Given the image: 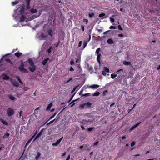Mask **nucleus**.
Here are the masks:
<instances>
[{"label": "nucleus", "mask_w": 160, "mask_h": 160, "mask_svg": "<svg viewBox=\"0 0 160 160\" xmlns=\"http://www.w3.org/2000/svg\"><path fill=\"white\" fill-rule=\"evenodd\" d=\"M52 49V47H50L48 50V52L49 53H50L51 52V49Z\"/></svg>", "instance_id": "obj_42"}, {"label": "nucleus", "mask_w": 160, "mask_h": 160, "mask_svg": "<svg viewBox=\"0 0 160 160\" xmlns=\"http://www.w3.org/2000/svg\"><path fill=\"white\" fill-rule=\"evenodd\" d=\"M9 134L8 132L6 133H5L4 135L3 136V138L5 137L7 138H8L9 137Z\"/></svg>", "instance_id": "obj_37"}, {"label": "nucleus", "mask_w": 160, "mask_h": 160, "mask_svg": "<svg viewBox=\"0 0 160 160\" xmlns=\"http://www.w3.org/2000/svg\"><path fill=\"white\" fill-rule=\"evenodd\" d=\"M76 132H74V133H73L72 136V139H74L75 138V134H76Z\"/></svg>", "instance_id": "obj_52"}, {"label": "nucleus", "mask_w": 160, "mask_h": 160, "mask_svg": "<svg viewBox=\"0 0 160 160\" xmlns=\"http://www.w3.org/2000/svg\"><path fill=\"white\" fill-rule=\"evenodd\" d=\"M81 29L82 30L83 32L84 31L85 29L84 26L83 25H81Z\"/></svg>", "instance_id": "obj_50"}, {"label": "nucleus", "mask_w": 160, "mask_h": 160, "mask_svg": "<svg viewBox=\"0 0 160 160\" xmlns=\"http://www.w3.org/2000/svg\"><path fill=\"white\" fill-rule=\"evenodd\" d=\"M14 55L17 57H19L20 56L22 55V53L21 52H16L14 53Z\"/></svg>", "instance_id": "obj_17"}, {"label": "nucleus", "mask_w": 160, "mask_h": 160, "mask_svg": "<svg viewBox=\"0 0 160 160\" xmlns=\"http://www.w3.org/2000/svg\"><path fill=\"white\" fill-rule=\"evenodd\" d=\"M118 29L119 30H123L122 28L121 27V26L120 25H118Z\"/></svg>", "instance_id": "obj_51"}, {"label": "nucleus", "mask_w": 160, "mask_h": 160, "mask_svg": "<svg viewBox=\"0 0 160 160\" xmlns=\"http://www.w3.org/2000/svg\"><path fill=\"white\" fill-rule=\"evenodd\" d=\"M2 122L4 124L6 125H7L8 124V123L6 121L3 120L2 121Z\"/></svg>", "instance_id": "obj_41"}, {"label": "nucleus", "mask_w": 160, "mask_h": 160, "mask_svg": "<svg viewBox=\"0 0 160 160\" xmlns=\"http://www.w3.org/2000/svg\"><path fill=\"white\" fill-rule=\"evenodd\" d=\"M85 103L81 104L80 106V107L81 108L83 109L84 108V107L85 106Z\"/></svg>", "instance_id": "obj_43"}, {"label": "nucleus", "mask_w": 160, "mask_h": 160, "mask_svg": "<svg viewBox=\"0 0 160 160\" xmlns=\"http://www.w3.org/2000/svg\"><path fill=\"white\" fill-rule=\"evenodd\" d=\"M111 31V30H108V31H107L103 33V34H104V35H105V34H107L108 32H110Z\"/></svg>", "instance_id": "obj_58"}, {"label": "nucleus", "mask_w": 160, "mask_h": 160, "mask_svg": "<svg viewBox=\"0 0 160 160\" xmlns=\"http://www.w3.org/2000/svg\"><path fill=\"white\" fill-rule=\"evenodd\" d=\"M39 108L38 107L34 111V114L35 115L38 114V110L39 109Z\"/></svg>", "instance_id": "obj_28"}, {"label": "nucleus", "mask_w": 160, "mask_h": 160, "mask_svg": "<svg viewBox=\"0 0 160 160\" xmlns=\"http://www.w3.org/2000/svg\"><path fill=\"white\" fill-rule=\"evenodd\" d=\"M111 78L112 79H114V78H115L117 76V75L113 74H111Z\"/></svg>", "instance_id": "obj_44"}, {"label": "nucleus", "mask_w": 160, "mask_h": 160, "mask_svg": "<svg viewBox=\"0 0 160 160\" xmlns=\"http://www.w3.org/2000/svg\"><path fill=\"white\" fill-rule=\"evenodd\" d=\"M41 156V153L40 152H38L37 155L35 157V158L36 160H38Z\"/></svg>", "instance_id": "obj_19"}, {"label": "nucleus", "mask_w": 160, "mask_h": 160, "mask_svg": "<svg viewBox=\"0 0 160 160\" xmlns=\"http://www.w3.org/2000/svg\"><path fill=\"white\" fill-rule=\"evenodd\" d=\"M99 87V86L97 84H93L92 85H90L89 87L92 88H98Z\"/></svg>", "instance_id": "obj_18"}, {"label": "nucleus", "mask_w": 160, "mask_h": 160, "mask_svg": "<svg viewBox=\"0 0 160 160\" xmlns=\"http://www.w3.org/2000/svg\"><path fill=\"white\" fill-rule=\"evenodd\" d=\"M123 64L125 65L128 66L130 65L131 64V63L130 62L125 61H123Z\"/></svg>", "instance_id": "obj_20"}, {"label": "nucleus", "mask_w": 160, "mask_h": 160, "mask_svg": "<svg viewBox=\"0 0 160 160\" xmlns=\"http://www.w3.org/2000/svg\"><path fill=\"white\" fill-rule=\"evenodd\" d=\"M16 78L20 83L22 84H23L22 82L21 81V80L20 79L19 77L18 76Z\"/></svg>", "instance_id": "obj_38"}, {"label": "nucleus", "mask_w": 160, "mask_h": 160, "mask_svg": "<svg viewBox=\"0 0 160 160\" xmlns=\"http://www.w3.org/2000/svg\"><path fill=\"white\" fill-rule=\"evenodd\" d=\"M101 50V48H98L96 51V53H97V61L99 63H100V58L101 56V54L99 52Z\"/></svg>", "instance_id": "obj_2"}, {"label": "nucleus", "mask_w": 160, "mask_h": 160, "mask_svg": "<svg viewBox=\"0 0 160 160\" xmlns=\"http://www.w3.org/2000/svg\"><path fill=\"white\" fill-rule=\"evenodd\" d=\"M43 131H40V132L37 135L35 138L34 139L33 141H35L37 138H39L42 134Z\"/></svg>", "instance_id": "obj_11"}, {"label": "nucleus", "mask_w": 160, "mask_h": 160, "mask_svg": "<svg viewBox=\"0 0 160 160\" xmlns=\"http://www.w3.org/2000/svg\"><path fill=\"white\" fill-rule=\"evenodd\" d=\"M70 155H69L68 156V157L67 158L66 160H69L70 159Z\"/></svg>", "instance_id": "obj_64"}, {"label": "nucleus", "mask_w": 160, "mask_h": 160, "mask_svg": "<svg viewBox=\"0 0 160 160\" xmlns=\"http://www.w3.org/2000/svg\"><path fill=\"white\" fill-rule=\"evenodd\" d=\"M118 35V37L121 38H122L123 37V35L122 34H119Z\"/></svg>", "instance_id": "obj_59"}, {"label": "nucleus", "mask_w": 160, "mask_h": 160, "mask_svg": "<svg viewBox=\"0 0 160 160\" xmlns=\"http://www.w3.org/2000/svg\"><path fill=\"white\" fill-rule=\"evenodd\" d=\"M8 97L11 100H14L15 99V98L12 96V95H9L8 96Z\"/></svg>", "instance_id": "obj_25"}, {"label": "nucleus", "mask_w": 160, "mask_h": 160, "mask_svg": "<svg viewBox=\"0 0 160 160\" xmlns=\"http://www.w3.org/2000/svg\"><path fill=\"white\" fill-rule=\"evenodd\" d=\"M83 91V90H81L80 92V93H79V95H81V96H82L83 95V94H82V92Z\"/></svg>", "instance_id": "obj_61"}, {"label": "nucleus", "mask_w": 160, "mask_h": 160, "mask_svg": "<svg viewBox=\"0 0 160 160\" xmlns=\"http://www.w3.org/2000/svg\"><path fill=\"white\" fill-rule=\"evenodd\" d=\"M5 61L7 62H8L10 63L11 64H12V62L11 60L9 58H6L5 59Z\"/></svg>", "instance_id": "obj_32"}, {"label": "nucleus", "mask_w": 160, "mask_h": 160, "mask_svg": "<svg viewBox=\"0 0 160 160\" xmlns=\"http://www.w3.org/2000/svg\"><path fill=\"white\" fill-rule=\"evenodd\" d=\"M106 15V14L105 13H100L99 15V17L100 18L102 17H104Z\"/></svg>", "instance_id": "obj_36"}, {"label": "nucleus", "mask_w": 160, "mask_h": 160, "mask_svg": "<svg viewBox=\"0 0 160 160\" xmlns=\"http://www.w3.org/2000/svg\"><path fill=\"white\" fill-rule=\"evenodd\" d=\"M104 71L107 72H109V69L107 67H104L103 68Z\"/></svg>", "instance_id": "obj_27"}, {"label": "nucleus", "mask_w": 160, "mask_h": 160, "mask_svg": "<svg viewBox=\"0 0 160 160\" xmlns=\"http://www.w3.org/2000/svg\"><path fill=\"white\" fill-rule=\"evenodd\" d=\"M22 15L20 18V22H24L25 21V20L26 18V17L23 14H22Z\"/></svg>", "instance_id": "obj_13"}, {"label": "nucleus", "mask_w": 160, "mask_h": 160, "mask_svg": "<svg viewBox=\"0 0 160 160\" xmlns=\"http://www.w3.org/2000/svg\"><path fill=\"white\" fill-rule=\"evenodd\" d=\"M48 59L49 58H47L45 59L42 62V64L43 65H46V63H47L48 61Z\"/></svg>", "instance_id": "obj_16"}, {"label": "nucleus", "mask_w": 160, "mask_h": 160, "mask_svg": "<svg viewBox=\"0 0 160 160\" xmlns=\"http://www.w3.org/2000/svg\"><path fill=\"white\" fill-rule=\"evenodd\" d=\"M108 91L107 90L104 91L102 93V94L103 95H106V94L108 93Z\"/></svg>", "instance_id": "obj_47"}, {"label": "nucleus", "mask_w": 160, "mask_h": 160, "mask_svg": "<svg viewBox=\"0 0 160 160\" xmlns=\"http://www.w3.org/2000/svg\"><path fill=\"white\" fill-rule=\"evenodd\" d=\"M116 26H113L111 25L109 27L110 29H116Z\"/></svg>", "instance_id": "obj_45"}, {"label": "nucleus", "mask_w": 160, "mask_h": 160, "mask_svg": "<svg viewBox=\"0 0 160 160\" xmlns=\"http://www.w3.org/2000/svg\"><path fill=\"white\" fill-rule=\"evenodd\" d=\"M63 137H62V138H60V139H59L58 140L57 142H57V143L58 145L60 143V142H61V141L62 140V139H63Z\"/></svg>", "instance_id": "obj_29"}, {"label": "nucleus", "mask_w": 160, "mask_h": 160, "mask_svg": "<svg viewBox=\"0 0 160 160\" xmlns=\"http://www.w3.org/2000/svg\"><path fill=\"white\" fill-rule=\"evenodd\" d=\"M25 9V6H22L20 8V10L19 11L20 13L21 14H23L24 13V11Z\"/></svg>", "instance_id": "obj_8"}, {"label": "nucleus", "mask_w": 160, "mask_h": 160, "mask_svg": "<svg viewBox=\"0 0 160 160\" xmlns=\"http://www.w3.org/2000/svg\"><path fill=\"white\" fill-rule=\"evenodd\" d=\"M38 131H36V132H35L34 134L32 137L31 138H30V139H31V140H32V139L34 138L35 135V134H36L38 132Z\"/></svg>", "instance_id": "obj_49"}, {"label": "nucleus", "mask_w": 160, "mask_h": 160, "mask_svg": "<svg viewBox=\"0 0 160 160\" xmlns=\"http://www.w3.org/2000/svg\"><path fill=\"white\" fill-rule=\"evenodd\" d=\"M141 122H138L136 124H135V125H134L133 126H132L130 129L129 130H133L134 129H135L139 125L140 123Z\"/></svg>", "instance_id": "obj_9"}, {"label": "nucleus", "mask_w": 160, "mask_h": 160, "mask_svg": "<svg viewBox=\"0 0 160 160\" xmlns=\"http://www.w3.org/2000/svg\"><path fill=\"white\" fill-rule=\"evenodd\" d=\"M29 62L30 67H29V70L32 72H34L36 69V67L34 65L32 60L31 58L28 59V61Z\"/></svg>", "instance_id": "obj_1"}, {"label": "nucleus", "mask_w": 160, "mask_h": 160, "mask_svg": "<svg viewBox=\"0 0 160 160\" xmlns=\"http://www.w3.org/2000/svg\"><path fill=\"white\" fill-rule=\"evenodd\" d=\"M47 32L48 35H50L51 37H52L53 32L51 29L48 30L47 31Z\"/></svg>", "instance_id": "obj_14"}, {"label": "nucleus", "mask_w": 160, "mask_h": 160, "mask_svg": "<svg viewBox=\"0 0 160 160\" xmlns=\"http://www.w3.org/2000/svg\"><path fill=\"white\" fill-rule=\"evenodd\" d=\"M100 93L99 92H94L92 95L93 96H98L99 95Z\"/></svg>", "instance_id": "obj_30"}, {"label": "nucleus", "mask_w": 160, "mask_h": 160, "mask_svg": "<svg viewBox=\"0 0 160 160\" xmlns=\"http://www.w3.org/2000/svg\"><path fill=\"white\" fill-rule=\"evenodd\" d=\"M32 141V140H31V139H29L28 141V142H27L26 144V145H25V148H26V147L28 146L30 143V142H31Z\"/></svg>", "instance_id": "obj_35"}, {"label": "nucleus", "mask_w": 160, "mask_h": 160, "mask_svg": "<svg viewBox=\"0 0 160 160\" xmlns=\"http://www.w3.org/2000/svg\"><path fill=\"white\" fill-rule=\"evenodd\" d=\"M23 112L22 111H21L19 112V116L20 117H21L22 115V114Z\"/></svg>", "instance_id": "obj_55"}, {"label": "nucleus", "mask_w": 160, "mask_h": 160, "mask_svg": "<svg viewBox=\"0 0 160 160\" xmlns=\"http://www.w3.org/2000/svg\"><path fill=\"white\" fill-rule=\"evenodd\" d=\"M97 30L99 33H101L102 31V29H97Z\"/></svg>", "instance_id": "obj_62"}, {"label": "nucleus", "mask_w": 160, "mask_h": 160, "mask_svg": "<svg viewBox=\"0 0 160 160\" xmlns=\"http://www.w3.org/2000/svg\"><path fill=\"white\" fill-rule=\"evenodd\" d=\"M21 72H23L24 73H28V70L26 69L25 68H24Z\"/></svg>", "instance_id": "obj_33"}, {"label": "nucleus", "mask_w": 160, "mask_h": 160, "mask_svg": "<svg viewBox=\"0 0 160 160\" xmlns=\"http://www.w3.org/2000/svg\"><path fill=\"white\" fill-rule=\"evenodd\" d=\"M110 20L111 22H114L115 20H114V18L110 17Z\"/></svg>", "instance_id": "obj_46"}, {"label": "nucleus", "mask_w": 160, "mask_h": 160, "mask_svg": "<svg viewBox=\"0 0 160 160\" xmlns=\"http://www.w3.org/2000/svg\"><path fill=\"white\" fill-rule=\"evenodd\" d=\"M94 14L93 13L89 12L88 13V15L89 17L92 18L94 15Z\"/></svg>", "instance_id": "obj_34"}, {"label": "nucleus", "mask_w": 160, "mask_h": 160, "mask_svg": "<svg viewBox=\"0 0 160 160\" xmlns=\"http://www.w3.org/2000/svg\"><path fill=\"white\" fill-rule=\"evenodd\" d=\"M74 62L72 60H71V61H70V64L71 65H74Z\"/></svg>", "instance_id": "obj_60"}, {"label": "nucleus", "mask_w": 160, "mask_h": 160, "mask_svg": "<svg viewBox=\"0 0 160 160\" xmlns=\"http://www.w3.org/2000/svg\"><path fill=\"white\" fill-rule=\"evenodd\" d=\"M88 20L87 19L84 18L83 19V22L85 23L86 24L88 23Z\"/></svg>", "instance_id": "obj_40"}, {"label": "nucleus", "mask_w": 160, "mask_h": 160, "mask_svg": "<svg viewBox=\"0 0 160 160\" xmlns=\"http://www.w3.org/2000/svg\"><path fill=\"white\" fill-rule=\"evenodd\" d=\"M1 76L4 80H7L9 79V77L4 73H2Z\"/></svg>", "instance_id": "obj_6"}, {"label": "nucleus", "mask_w": 160, "mask_h": 160, "mask_svg": "<svg viewBox=\"0 0 160 160\" xmlns=\"http://www.w3.org/2000/svg\"><path fill=\"white\" fill-rule=\"evenodd\" d=\"M135 144V142L134 141H133L132 142H131V147H133V146Z\"/></svg>", "instance_id": "obj_53"}, {"label": "nucleus", "mask_w": 160, "mask_h": 160, "mask_svg": "<svg viewBox=\"0 0 160 160\" xmlns=\"http://www.w3.org/2000/svg\"><path fill=\"white\" fill-rule=\"evenodd\" d=\"M82 42L81 41H80L79 42L78 45V47H80L81 46L82 44Z\"/></svg>", "instance_id": "obj_56"}, {"label": "nucleus", "mask_w": 160, "mask_h": 160, "mask_svg": "<svg viewBox=\"0 0 160 160\" xmlns=\"http://www.w3.org/2000/svg\"><path fill=\"white\" fill-rule=\"evenodd\" d=\"M73 79V78L72 77L70 78L68 80L65 81L64 83V84H66L68 83L69 82L72 81Z\"/></svg>", "instance_id": "obj_26"}, {"label": "nucleus", "mask_w": 160, "mask_h": 160, "mask_svg": "<svg viewBox=\"0 0 160 160\" xmlns=\"http://www.w3.org/2000/svg\"><path fill=\"white\" fill-rule=\"evenodd\" d=\"M52 145L53 146H57L58 145V144L56 142L54 143H52Z\"/></svg>", "instance_id": "obj_54"}, {"label": "nucleus", "mask_w": 160, "mask_h": 160, "mask_svg": "<svg viewBox=\"0 0 160 160\" xmlns=\"http://www.w3.org/2000/svg\"><path fill=\"white\" fill-rule=\"evenodd\" d=\"M57 118V117H56L54 119L50 121L49 122H48L47 123V125H48V124H49L50 123H52V122H53L54 121H55V122H56L58 120V118Z\"/></svg>", "instance_id": "obj_21"}, {"label": "nucleus", "mask_w": 160, "mask_h": 160, "mask_svg": "<svg viewBox=\"0 0 160 160\" xmlns=\"http://www.w3.org/2000/svg\"><path fill=\"white\" fill-rule=\"evenodd\" d=\"M52 105H52V103H50V104H48V107H47V108H46V110L47 111L50 110V109L51 108L52 106Z\"/></svg>", "instance_id": "obj_23"}, {"label": "nucleus", "mask_w": 160, "mask_h": 160, "mask_svg": "<svg viewBox=\"0 0 160 160\" xmlns=\"http://www.w3.org/2000/svg\"><path fill=\"white\" fill-rule=\"evenodd\" d=\"M19 3V1H16L15 2H12V5L13 6H15L17 4H18Z\"/></svg>", "instance_id": "obj_31"}, {"label": "nucleus", "mask_w": 160, "mask_h": 160, "mask_svg": "<svg viewBox=\"0 0 160 160\" xmlns=\"http://www.w3.org/2000/svg\"><path fill=\"white\" fill-rule=\"evenodd\" d=\"M91 93H87L83 95L82 96L87 97L88 96H91Z\"/></svg>", "instance_id": "obj_39"}, {"label": "nucleus", "mask_w": 160, "mask_h": 160, "mask_svg": "<svg viewBox=\"0 0 160 160\" xmlns=\"http://www.w3.org/2000/svg\"><path fill=\"white\" fill-rule=\"evenodd\" d=\"M12 83L13 86L16 87H18L19 86V83L16 81H13L12 82Z\"/></svg>", "instance_id": "obj_12"}, {"label": "nucleus", "mask_w": 160, "mask_h": 160, "mask_svg": "<svg viewBox=\"0 0 160 160\" xmlns=\"http://www.w3.org/2000/svg\"><path fill=\"white\" fill-rule=\"evenodd\" d=\"M14 113V111L13 110L10 108H8V110H7V113H8V117H10Z\"/></svg>", "instance_id": "obj_3"}, {"label": "nucleus", "mask_w": 160, "mask_h": 160, "mask_svg": "<svg viewBox=\"0 0 160 160\" xmlns=\"http://www.w3.org/2000/svg\"><path fill=\"white\" fill-rule=\"evenodd\" d=\"M69 70L70 71H74V69H73V68L72 67H71L70 68Z\"/></svg>", "instance_id": "obj_63"}, {"label": "nucleus", "mask_w": 160, "mask_h": 160, "mask_svg": "<svg viewBox=\"0 0 160 160\" xmlns=\"http://www.w3.org/2000/svg\"><path fill=\"white\" fill-rule=\"evenodd\" d=\"M108 43L109 44H112L114 43L113 41L111 39H109L107 41Z\"/></svg>", "instance_id": "obj_15"}, {"label": "nucleus", "mask_w": 160, "mask_h": 160, "mask_svg": "<svg viewBox=\"0 0 160 160\" xmlns=\"http://www.w3.org/2000/svg\"><path fill=\"white\" fill-rule=\"evenodd\" d=\"M60 42L59 40V41H58L57 43L55 44V46L56 47H58V46H59V45L60 44Z\"/></svg>", "instance_id": "obj_48"}, {"label": "nucleus", "mask_w": 160, "mask_h": 160, "mask_svg": "<svg viewBox=\"0 0 160 160\" xmlns=\"http://www.w3.org/2000/svg\"><path fill=\"white\" fill-rule=\"evenodd\" d=\"M89 39L87 41H85L83 43V48H85L87 46V43L90 41L91 40V36L90 34L89 35Z\"/></svg>", "instance_id": "obj_7"}, {"label": "nucleus", "mask_w": 160, "mask_h": 160, "mask_svg": "<svg viewBox=\"0 0 160 160\" xmlns=\"http://www.w3.org/2000/svg\"><path fill=\"white\" fill-rule=\"evenodd\" d=\"M104 72V71H102V75H103L104 76H105L106 75V73L105 72Z\"/></svg>", "instance_id": "obj_57"}, {"label": "nucleus", "mask_w": 160, "mask_h": 160, "mask_svg": "<svg viewBox=\"0 0 160 160\" xmlns=\"http://www.w3.org/2000/svg\"><path fill=\"white\" fill-rule=\"evenodd\" d=\"M86 103L85 105L86 107V108H93L94 106H92V103L89 102H87Z\"/></svg>", "instance_id": "obj_5"}, {"label": "nucleus", "mask_w": 160, "mask_h": 160, "mask_svg": "<svg viewBox=\"0 0 160 160\" xmlns=\"http://www.w3.org/2000/svg\"><path fill=\"white\" fill-rule=\"evenodd\" d=\"M24 63L22 62L21 63V65L19 66L18 68V69L21 71L24 68Z\"/></svg>", "instance_id": "obj_10"}, {"label": "nucleus", "mask_w": 160, "mask_h": 160, "mask_svg": "<svg viewBox=\"0 0 160 160\" xmlns=\"http://www.w3.org/2000/svg\"><path fill=\"white\" fill-rule=\"evenodd\" d=\"M30 12L32 14L36 13L37 12V10L36 9H31L30 10Z\"/></svg>", "instance_id": "obj_24"}, {"label": "nucleus", "mask_w": 160, "mask_h": 160, "mask_svg": "<svg viewBox=\"0 0 160 160\" xmlns=\"http://www.w3.org/2000/svg\"><path fill=\"white\" fill-rule=\"evenodd\" d=\"M57 113V112H55L52 116L51 117H50V118H49V119L48 120V121H47L45 122L42 125H41L39 126V127L40 128H41L43 126H44V125L45 124L48 122V121L49 120H50L52 119V118H53L56 115ZM38 130L40 129V128H38Z\"/></svg>", "instance_id": "obj_4"}, {"label": "nucleus", "mask_w": 160, "mask_h": 160, "mask_svg": "<svg viewBox=\"0 0 160 160\" xmlns=\"http://www.w3.org/2000/svg\"><path fill=\"white\" fill-rule=\"evenodd\" d=\"M57 118V117H56L54 119L50 121L49 122H48L47 123V125H48V124H49L50 123H52V122H53L54 121H55V122H56L58 120V118Z\"/></svg>", "instance_id": "obj_22"}]
</instances>
